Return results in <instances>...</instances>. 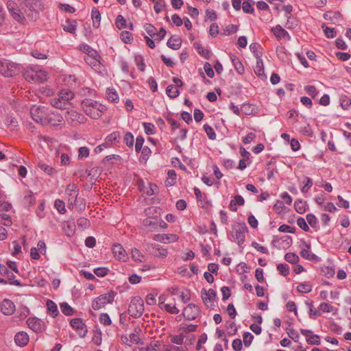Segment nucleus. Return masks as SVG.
Wrapping results in <instances>:
<instances>
[{"instance_id":"1","label":"nucleus","mask_w":351,"mask_h":351,"mask_svg":"<svg viewBox=\"0 0 351 351\" xmlns=\"http://www.w3.org/2000/svg\"><path fill=\"white\" fill-rule=\"evenodd\" d=\"M30 114L34 121L42 125H59L64 121L62 116L58 111L43 106H32Z\"/></svg>"},{"instance_id":"2","label":"nucleus","mask_w":351,"mask_h":351,"mask_svg":"<svg viewBox=\"0 0 351 351\" xmlns=\"http://www.w3.org/2000/svg\"><path fill=\"white\" fill-rule=\"evenodd\" d=\"M79 189L74 183L68 184L65 189V195L67 199L68 208L71 210L76 208L82 211L85 209L86 204L83 198L78 197Z\"/></svg>"},{"instance_id":"3","label":"nucleus","mask_w":351,"mask_h":351,"mask_svg":"<svg viewBox=\"0 0 351 351\" xmlns=\"http://www.w3.org/2000/svg\"><path fill=\"white\" fill-rule=\"evenodd\" d=\"M81 105L84 113L93 119H99L107 110L105 106L90 99H83Z\"/></svg>"},{"instance_id":"4","label":"nucleus","mask_w":351,"mask_h":351,"mask_svg":"<svg viewBox=\"0 0 351 351\" xmlns=\"http://www.w3.org/2000/svg\"><path fill=\"white\" fill-rule=\"evenodd\" d=\"M23 77L31 83H43L48 79V73L38 66H34L25 71Z\"/></svg>"},{"instance_id":"5","label":"nucleus","mask_w":351,"mask_h":351,"mask_svg":"<svg viewBox=\"0 0 351 351\" xmlns=\"http://www.w3.org/2000/svg\"><path fill=\"white\" fill-rule=\"evenodd\" d=\"M74 97V93L69 89L61 90L58 97L50 100L51 105L59 109H66Z\"/></svg>"},{"instance_id":"6","label":"nucleus","mask_w":351,"mask_h":351,"mask_svg":"<svg viewBox=\"0 0 351 351\" xmlns=\"http://www.w3.org/2000/svg\"><path fill=\"white\" fill-rule=\"evenodd\" d=\"M248 228L244 222L237 223L232 226V241L239 246L242 245L245 240V234Z\"/></svg>"},{"instance_id":"7","label":"nucleus","mask_w":351,"mask_h":351,"mask_svg":"<svg viewBox=\"0 0 351 351\" xmlns=\"http://www.w3.org/2000/svg\"><path fill=\"white\" fill-rule=\"evenodd\" d=\"M144 312V302L140 296H136L131 300L128 306V313L130 316L140 317Z\"/></svg>"},{"instance_id":"8","label":"nucleus","mask_w":351,"mask_h":351,"mask_svg":"<svg viewBox=\"0 0 351 351\" xmlns=\"http://www.w3.org/2000/svg\"><path fill=\"white\" fill-rule=\"evenodd\" d=\"M19 71V65L9 60H0V73L5 77H12Z\"/></svg>"},{"instance_id":"9","label":"nucleus","mask_w":351,"mask_h":351,"mask_svg":"<svg viewBox=\"0 0 351 351\" xmlns=\"http://www.w3.org/2000/svg\"><path fill=\"white\" fill-rule=\"evenodd\" d=\"M115 295V292L110 291L107 293L98 296L93 301L92 308L97 311L104 307L107 304H111L114 301Z\"/></svg>"},{"instance_id":"10","label":"nucleus","mask_w":351,"mask_h":351,"mask_svg":"<svg viewBox=\"0 0 351 351\" xmlns=\"http://www.w3.org/2000/svg\"><path fill=\"white\" fill-rule=\"evenodd\" d=\"M6 5L9 13L16 21L23 24L25 23L26 19L18 4L14 1H8Z\"/></svg>"},{"instance_id":"11","label":"nucleus","mask_w":351,"mask_h":351,"mask_svg":"<svg viewBox=\"0 0 351 351\" xmlns=\"http://www.w3.org/2000/svg\"><path fill=\"white\" fill-rule=\"evenodd\" d=\"M27 324L28 327L36 333L42 332L45 328L44 322L36 317H29L27 319Z\"/></svg>"},{"instance_id":"12","label":"nucleus","mask_w":351,"mask_h":351,"mask_svg":"<svg viewBox=\"0 0 351 351\" xmlns=\"http://www.w3.org/2000/svg\"><path fill=\"white\" fill-rule=\"evenodd\" d=\"M201 294L202 300L206 306H214L213 302L217 298V292L214 289H209L208 290H206L203 289L201 291Z\"/></svg>"},{"instance_id":"13","label":"nucleus","mask_w":351,"mask_h":351,"mask_svg":"<svg viewBox=\"0 0 351 351\" xmlns=\"http://www.w3.org/2000/svg\"><path fill=\"white\" fill-rule=\"evenodd\" d=\"M300 332L306 337V341L308 345L319 346L321 343L320 336L313 334L312 330L301 328Z\"/></svg>"},{"instance_id":"14","label":"nucleus","mask_w":351,"mask_h":351,"mask_svg":"<svg viewBox=\"0 0 351 351\" xmlns=\"http://www.w3.org/2000/svg\"><path fill=\"white\" fill-rule=\"evenodd\" d=\"M199 308L193 304L187 305L182 311L184 317L187 320H194L199 315Z\"/></svg>"},{"instance_id":"15","label":"nucleus","mask_w":351,"mask_h":351,"mask_svg":"<svg viewBox=\"0 0 351 351\" xmlns=\"http://www.w3.org/2000/svg\"><path fill=\"white\" fill-rule=\"evenodd\" d=\"M70 324L72 328L77 331L80 337H84L86 335V326L81 318L72 319L70 322Z\"/></svg>"},{"instance_id":"16","label":"nucleus","mask_w":351,"mask_h":351,"mask_svg":"<svg viewBox=\"0 0 351 351\" xmlns=\"http://www.w3.org/2000/svg\"><path fill=\"white\" fill-rule=\"evenodd\" d=\"M15 310V304L12 300L4 299L0 302V311L3 315H11L14 313Z\"/></svg>"},{"instance_id":"17","label":"nucleus","mask_w":351,"mask_h":351,"mask_svg":"<svg viewBox=\"0 0 351 351\" xmlns=\"http://www.w3.org/2000/svg\"><path fill=\"white\" fill-rule=\"evenodd\" d=\"M154 240L161 243L175 242L178 237L176 234H158L154 236Z\"/></svg>"},{"instance_id":"18","label":"nucleus","mask_w":351,"mask_h":351,"mask_svg":"<svg viewBox=\"0 0 351 351\" xmlns=\"http://www.w3.org/2000/svg\"><path fill=\"white\" fill-rule=\"evenodd\" d=\"M112 252L114 254V257H116L119 260L125 261L128 258L125 250L120 244H115L113 245Z\"/></svg>"},{"instance_id":"19","label":"nucleus","mask_w":351,"mask_h":351,"mask_svg":"<svg viewBox=\"0 0 351 351\" xmlns=\"http://www.w3.org/2000/svg\"><path fill=\"white\" fill-rule=\"evenodd\" d=\"M271 32L278 40L285 38L286 40H289L291 39V36L289 33L279 25L272 27Z\"/></svg>"},{"instance_id":"20","label":"nucleus","mask_w":351,"mask_h":351,"mask_svg":"<svg viewBox=\"0 0 351 351\" xmlns=\"http://www.w3.org/2000/svg\"><path fill=\"white\" fill-rule=\"evenodd\" d=\"M256 66L254 67V73L261 78H265L266 75L265 74L264 71V65H263V61L261 57V55L256 54Z\"/></svg>"},{"instance_id":"21","label":"nucleus","mask_w":351,"mask_h":351,"mask_svg":"<svg viewBox=\"0 0 351 351\" xmlns=\"http://www.w3.org/2000/svg\"><path fill=\"white\" fill-rule=\"evenodd\" d=\"M14 341L16 345L23 347L29 342V336L25 332L21 331L15 335Z\"/></svg>"},{"instance_id":"22","label":"nucleus","mask_w":351,"mask_h":351,"mask_svg":"<svg viewBox=\"0 0 351 351\" xmlns=\"http://www.w3.org/2000/svg\"><path fill=\"white\" fill-rule=\"evenodd\" d=\"M245 204L244 198L240 195H236L234 199H232L230 202L229 208L232 212L237 211V206H243Z\"/></svg>"},{"instance_id":"23","label":"nucleus","mask_w":351,"mask_h":351,"mask_svg":"<svg viewBox=\"0 0 351 351\" xmlns=\"http://www.w3.org/2000/svg\"><path fill=\"white\" fill-rule=\"evenodd\" d=\"M141 332V330L139 327H136L134 329V332H131L129 335L130 338V343H131V346L132 344H143V341H141L140 338L139 333Z\"/></svg>"},{"instance_id":"24","label":"nucleus","mask_w":351,"mask_h":351,"mask_svg":"<svg viewBox=\"0 0 351 351\" xmlns=\"http://www.w3.org/2000/svg\"><path fill=\"white\" fill-rule=\"evenodd\" d=\"M230 60L237 72L240 75L243 74L245 72V69L240 59L237 56L230 54Z\"/></svg>"},{"instance_id":"25","label":"nucleus","mask_w":351,"mask_h":351,"mask_svg":"<svg viewBox=\"0 0 351 351\" xmlns=\"http://www.w3.org/2000/svg\"><path fill=\"white\" fill-rule=\"evenodd\" d=\"M1 121L7 128H16L18 126L17 120L12 116L8 114L2 117Z\"/></svg>"},{"instance_id":"26","label":"nucleus","mask_w":351,"mask_h":351,"mask_svg":"<svg viewBox=\"0 0 351 351\" xmlns=\"http://www.w3.org/2000/svg\"><path fill=\"white\" fill-rule=\"evenodd\" d=\"M167 45L173 50H178L181 47L182 40L178 37L171 36L167 40Z\"/></svg>"},{"instance_id":"27","label":"nucleus","mask_w":351,"mask_h":351,"mask_svg":"<svg viewBox=\"0 0 351 351\" xmlns=\"http://www.w3.org/2000/svg\"><path fill=\"white\" fill-rule=\"evenodd\" d=\"M306 247L307 249H303L301 251V256L306 260L317 261L319 259V257L315 254L311 253V251L309 250L311 247L310 244L306 245Z\"/></svg>"},{"instance_id":"28","label":"nucleus","mask_w":351,"mask_h":351,"mask_svg":"<svg viewBox=\"0 0 351 351\" xmlns=\"http://www.w3.org/2000/svg\"><path fill=\"white\" fill-rule=\"evenodd\" d=\"M143 224L148 232H156L158 230V221H154L150 219H145L143 221Z\"/></svg>"},{"instance_id":"29","label":"nucleus","mask_w":351,"mask_h":351,"mask_svg":"<svg viewBox=\"0 0 351 351\" xmlns=\"http://www.w3.org/2000/svg\"><path fill=\"white\" fill-rule=\"evenodd\" d=\"M91 17L93 19V26L95 28H99L101 22V14L97 8H93L92 9Z\"/></svg>"},{"instance_id":"30","label":"nucleus","mask_w":351,"mask_h":351,"mask_svg":"<svg viewBox=\"0 0 351 351\" xmlns=\"http://www.w3.org/2000/svg\"><path fill=\"white\" fill-rule=\"evenodd\" d=\"M47 308L49 313L51 315V317H56L59 314L58 306L52 300H47Z\"/></svg>"},{"instance_id":"31","label":"nucleus","mask_w":351,"mask_h":351,"mask_svg":"<svg viewBox=\"0 0 351 351\" xmlns=\"http://www.w3.org/2000/svg\"><path fill=\"white\" fill-rule=\"evenodd\" d=\"M38 166L42 171H43L49 176H53L57 173L56 170L54 168H53L52 167L49 166V165L44 162H40Z\"/></svg>"},{"instance_id":"32","label":"nucleus","mask_w":351,"mask_h":351,"mask_svg":"<svg viewBox=\"0 0 351 351\" xmlns=\"http://www.w3.org/2000/svg\"><path fill=\"white\" fill-rule=\"evenodd\" d=\"M166 93L169 97L176 98L180 94L179 87L170 84L167 87Z\"/></svg>"},{"instance_id":"33","label":"nucleus","mask_w":351,"mask_h":351,"mask_svg":"<svg viewBox=\"0 0 351 351\" xmlns=\"http://www.w3.org/2000/svg\"><path fill=\"white\" fill-rule=\"evenodd\" d=\"M306 202H303L301 199H297L294 202V208L297 213L300 214H303L306 210Z\"/></svg>"},{"instance_id":"34","label":"nucleus","mask_w":351,"mask_h":351,"mask_svg":"<svg viewBox=\"0 0 351 351\" xmlns=\"http://www.w3.org/2000/svg\"><path fill=\"white\" fill-rule=\"evenodd\" d=\"M168 178L165 181V185L167 186H171L176 184V173L173 169H169L167 172Z\"/></svg>"},{"instance_id":"35","label":"nucleus","mask_w":351,"mask_h":351,"mask_svg":"<svg viewBox=\"0 0 351 351\" xmlns=\"http://www.w3.org/2000/svg\"><path fill=\"white\" fill-rule=\"evenodd\" d=\"M106 97L108 101L117 103L119 98L117 91L114 88H107Z\"/></svg>"},{"instance_id":"36","label":"nucleus","mask_w":351,"mask_h":351,"mask_svg":"<svg viewBox=\"0 0 351 351\" xmlns=\"http://www.w3.org/2000/svg\"><path fill=\"white\" fill-rule=\"evenodd\" d=\"M76 26H77V22L75 21H71L69 20H67L66 21V24L63 27V29L65 32L75 34L76 30Z\"/></svg>"},{"instance_id":"37","label":"nucleus","mask_w":351,"mask_h":351,"mask_svg":"<svg viewBox=\"0 0 351 351\" xmlns=\"http://www.w3.org/2000/svg\"><path fill=\"white\" fill-rule=\"evenodd\" d=\"M324 19L327 21L337 20L340 18L341 14L339 12L327 11L324 15Z\"/></svg>"},{"instance_id":"38","label":"nucleus","mask_w":351,"mask_h":351,"mask_svg":"<svg viewBox=\"0 0 351 351\" xmlns=\"http://www.w3.org/2000/svg\"><path fill=\"white\" fill-rule=\"evenodd\" d=\"M29 5H25L30 11H39L43 8L42 3L40 0L30 1Z\"/></svg>"},{"instance_id":"39","label":"nucleus","mask_w":351,"mask_h":351,"mask_svg":"<svg viewBox=\"0 0 351 351\" xmlns=\"http://www.w3.org/2000/svg\"><path fill=\"white\" fill-rule=\"evenodd\" d=\"M131 254H132V258L135 261L140 262V263L145 261L144 255L137 248L132 249V252H131Z\"/></svg>"},{"instance_id":"40","label":"nucleus","mask_w":351,"mask_h":351,"mask_svg":"<svg viewBox=\"0 0 351 351\" xmlns=\"http://www.w3.org/2000/svg\"><path fill=\"white\" fill-rule=\"evenodd\" d=\"M195 48L197 50L199 55L204 57L206 59H210L211 51L208 49H204L202 45L196 44Z\"/></svg>"},{"instance_id":"41","label":"nucleus","mask_w":351,"mask_h":351,"mask_svg":"<svg viewBox=\"0 0 351 351\" xmlns=\"http://www.w3.org/2000/svg\"><path fill=\"white\" fill-rule=\"evenodd\" d=\"M321 272L323 276L328 278H332L335 274V269L329 266H325L322 267Z\"/></svg>"},{"instance_id":"42","label":"nucleus","mask_w":351,"mask_h":351,"mask_svg":"<svg viewBox=\"0 0 351 351\" xmlns=\"http://www.w3.org/2000/svg\"><path fill=\"white\" fill-rule=\"evenodd\" d=\"M203 128L209 139L213 141L216 139V133L211 126H210L208 124H204Z\"/></svg>"},{"instance_id":"43","label":"nucleus","mask_w":351,"mask_h":351,"mask_svg":"<svg viewBox=\"0 0 351 351\" xmlns=\"http://www.w3.org/2000/svg\"><path fill=\"white\" fill-rule=\"evenodd\" d=\"M120 37L121 40L126 44H130L133 41L132 34L128 31H123L120 34Z\"/></svg>"},{"instance_id":"44","label":"nucleus","mask_w":351,"mask_h":351,"mask_svg":"<svg viewBox=\"0 0 351 351\" xmlns=\"http://www.w3.org/2000/svg\"><path fill=\"white\" fill-rule=\"evenodd\" d=\"M60 309L65 315L66 316H71L73 314V308L69 305L66 302H63L60 304Z\"/></svg>"},{"instance_id":"45","label":"nucleus","mask_w":351,"mask_h":351,"mask_svg":"<svg viewBox=\"0 0 351 351\" xmlns=\"http://www.w3.org/2000/svg\"><path fill=\"white\" fill-rule=\"evenodd\" d=\"M54 206L57 209L59 213L64 214L66 211L65 208V204L64 201L61 199H56L54 203Z\"/></svg>"},{"instance_id":"46","label":"nucleus","mask_w":351,"mask_h":351,"mask_svg":"<svg viewBox=\"0 0 351 351\" xmlns=\"http://www.w3.org/2000/svg\"><path fill=\"white\" fill-rule=\"evenodd\" d=\"M115 24L118 29H122L127 27L126 20L122 15H118L115 20Z\"/></svg>"},{"instance_id":"47","label":"nucleus","mask_w":351,"mask_h":351,"mask_svg":"<svg viewBox=\"0 0 351 351\" xmlns=\"http://www.w3.org/2000/svg\"><path fill=\"white\" fill-rule=\"evenodd\" d=\"M285 259L292 264H295L299 261V256L295 253L288 252L285 255Z\"/></svg>"},{"instance_id":"48","label":"nucleus","mask_w":351,"mask_h":351,"mask_svg":"<svg viewBox=\"0 0 351 351\" xmlns=\"http://www.w3.org/2000/svg\"><path fill=\"white\" fill-rule=\"evenodd\" d=\"M322 28L324 29V34L327 38H332L336 36V32L335 28L328 27L325 24L322 25Z\"/></svg>"},{"instance_id":"49","label":"nucleus","mask_w":351,"mask_h":351,"mask_svg":"<svg viewBox=\"0 0 351 351\" xmlns=\"http://www.w3.org/2000/svg\"><path fill=\"white\" fill-rule=\"evenodd\" d=\"M311 290L312 287L308 283H301L297 287V291L302 293H309Z\"/></svg>"},{"instance_id":"50","label":"nucleus","mask_w":351,"mask_h":351,"mask_svg":"<svg viewBox=\"0 0 351 351\" xmlns=\"http://www.w3.org/2000/svg\"><path fill=\"white\" fill-rule=\"evenodd\" d=\"M277 270L284 276L289 274V267L287 264L280 263L277 265Z\"/></svg>"},{"instance_id":"51","label":"nucleus","mask_w":351,"mask_h":351,"mask_svg":"<svg viewBox=\"0 0 351 351\" xmlns=\"http://www.w3.org/2000/svg\"><path fill=\"white\" fill-rule=\"evenodd\" d=\"M144 130L146 134L151 135L155 133V126L152 123H143Z\"/></svg>"},{"instance_id":"52","label":"nucleus","mask_w":351,"mask_h":351,"mask_svg":"<svg viewBox=\"0 0 351 351\" xmlns=\"http://www.w3.org/2000/svg\"><path fill=\"white\" fill-rule=\"evenodd\" d=\"M120 133L119 132H113L112 133L108 134L106 137V142L114 143L119 142L120 140Z\"/></svg>"},{"instance_id":"53","label":"nucleus","mask_w":351,"mask_h":351,"mask_svg":"<svg viewBox=\"0 0 351 351\" xmlns=\"http://www.w3.org/2000/svg\"><path fill=\"white\" fill-rule=\"evenodd\" d=\"M241 111L246 115H250L254 112V107L250 104H243L241 107Z\"/></svg>"},{"instance_id":"54","label":"nucleus","mask_w":351,"mask_h":351,"mask_svg":"<svg viewBox=\"0 0 351 351\" xmlns=\"http://www.w3.org/2000/svg\"><path fill=\"white\" fill-rule=\"evenodd\" d=\"M243 339L244 346L249 347L254 339V336L249 332H245L243 335Z\"/></svg>"},{"instance_id":"55","label":"nucleus","mask_w":351,"mask_h":351,"mask_svg":"<svg viewBox=\"0 0 351 351\" xmlns=\"http://www.w3.org/2000/svg\"><path fill=\"white\" fill-rule=\"evenodd\" d=\"M89 149L86 147H81L78 149V159L82 160L89 156Z\"/></svg>"},{"instance_id":"56","label":"nucleus","mask_w":351,"mask_h":351,"mask_svg":"<svg viewBox=\"0 0 351 351\" xmlns=\"http://www.w3.org/2000/svg\"><path fill=\"white\" fill-rule=\"evenodd\" d=\"M239 29V27L236 25H229L226 27L223 32V35L228 36L236 33Z\"/></svg>"},{"instance_id":"57","label":"nucleus","mask_w":351,"mask_h":351,"mask_svg":"<svg viewBox=\"0 0 351 351\" xmlns=\"http://www.w3.org/2000/svg\"><path fill=\"white\" fill-rule=\"evenodd\" d=\"M6 276L9 280V282L10 285L18 286V287L22 286L21 282L19 280H15L14 274L12 272H11L10 271L8 272V274Z\"/></svg>"},{"instance_id":"58","label":"nucleus","mask_w":351,"mask_h":351,"mask_svg":"<svg viewBox=\"0 0 351 351\" xmlns=\"http://www.w3.org/2000/svg\"><path fill=\"white\" fill-rule=\"evenodd\" d=\"M144 29L146 31V32L152 37L155 36L157 32L156 28L149 23H146L144 25Z\"/></svg>"},{"instance_id":"59","label":"nucleus","mask_w":351,"mask_h":351,"mask_svg":"<svg viewBox=\"0 0 351 351\" xmlns=\"http://www.w3.org/2000/svg\"><path fill=\"white\" fill-rule=\"evenodd\" d=\"M124 141L128 147H132L134 142V138L133 134L128 132L125 134Z\"/></svg>"},{"instance_id":"60","label":"nucleus","mask_w":351,"mask_h":351,"mask_svg":"<svg viewBox=\"0 0 351 351\" xmlns=\"http://www.w3.org/2000/svg\"><path fill=\"white\" fill-rule=\"evenodd\" d=\"M306 221H307L308 223L312 228L316 227L317 223V219L315 215L311 214V213L308 214V215H306Z\"/></svg>"},{"instance_id":"61","label":"nucleus","mask_w":351,"mask_h":351,"mask_svg":"<svg viewBox=\"0 0 351 351\" xmlns=\"http://www.w3.org/2000/svg\"><path fill=\"white\" fill-rule=\"evenodd\" d=\"M242 5H243V6H242L243 11L245 13L252 14L254 12V8L252 7V5L250 1H245Z\"/></svg>"},{"instance_id":"62","label":"nucleus","mask_w":351,"mask_h":351,"mask_svg":"<svg viewBox=\"0 0 351 351\" xmlns=\"http://www.w3.org/2000/svg\"><path fill=\"white\" fill-rule=\"evenodd\" d=\"M39 93L46 97H51L53 95L54 91L52 88L47 86H42L39 88Z\"/></svg>"},{"instance_id":"63","label":"nucleus","mask_w":351,"mask_h":351,"mask_svg":"<svg viewBox=\"0 0 351 351\" xmlns=\"http://www.w3.org/2000/svg\"><path fill=\"white\" fill-rule=\"evenodd\" d=\"M304 90L313 98L315 97L318 94V91L317 90L316 88L312 85H307L304 86Z\"/></svg>"},{"instance_id":"64","label":"nucleus","mask_w":351,"mask_h":351,"mask_svg":"<svg viewBox=\"0 0 351 351\" xmlns=\"http://www.w3.org/2000/svg\"><path fill=\"white\" fill-rule=\"evenodd\" d=\"M182 349L180 347L173 345H163L160 351H181Z\"/></svg>"}]
</instances>
